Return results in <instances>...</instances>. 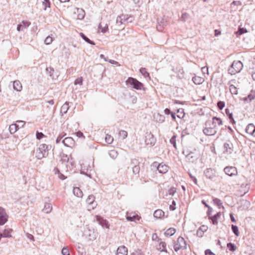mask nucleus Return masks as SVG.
I'll return each instance as SVG.
<instances>
[{"label":"nucleus","instance_id":"nucleus-1","mask_svg":"<svg viewBox=\"0 0 255 255\" xmlns=\"http://www.w3.org/2000/svg\"><path fill=\"white\" fill-rule=\"evenodd\" d=\"M51 146L46 144H41L36 150L35 157L38 160L46 157L48 155V152Z\"/></svg>","mask_w":255,"mask_h":255},{"label":"nucleus","instance_id":"nucleus-2","mask_svg":"<svg viewBox=\"0 0 255 255\" xmlns=\"http://www.w3.org/2000/svg\"><path fill=\"white\" fill-rule=\"evenodd\" d=\"M126 83L127 85L129 86L130 87L137 90H140L142 89L144 90L143 84L135 78L132 77H128Z\"/></svg>","mask_w":255,"mask_h":255},{"label":"nucleus","instance_id":"nucleus-3","mask_svg":"<svg viewBox=\"0 0 255 255\" xmlns=\"http://www.w3.org/2000/svg\"><path fill=\"white\" fill-rule=\"evenodd\" d=\"M243 67V64L241 61H234L228 69L229 73L235 75L239 73Z\"/></svg>","mask_w":255,"mask_h":255},{"label":"nucleus","instance_id":"nucleus-4","mask_svg":"<svg viewBox=\"0 0 255 255\" xmlns=\"http://www.w3.org/2000/svg\"><path fill=\"white\" fill-rule=\"evenodd\" d=\"M205 125L206 127L203 129V132L205 135L212 136L217 133L216 126H212L211 121H207Z\"/></svg>","mask_w":255,"mask_h":255},{"label":"nucleus","instance_id":"nucleus-5","mask_svg":"<svg viewBox=\"0 0 255 255\" xmlns=\"http://www.w3.org/2000/svg\"><path fill=\"white\" fill-rule=\"evenodd\" d=\"M187 249L186 243L183 237H179L176 243L174 246V249L176 252L180 250H185Z\"/></svg>","mask_w":255,"mask_h":255},{"label":"nucleus","instance_id":"nucleus-6","mask_svg":"<svg viewBox=\"0 0 255 255\" xmlns=\"http://www.w3.org/2000/svg\"><path fill=\"white\" fill-rule=\"evenodd\" d=\"M152 166L156 168L159 173L161 174L166 173L169 169V167L163 163H159L157 162H154L152 164Z\"/></svg>","mask_w":255,"mask_h":255},{"label":"nucleus","instance_id":"nucleus-7","mask_svg":"<svg viewBox=\"0 0 255 255\" xmlns=\"http://www.w3.org/2000/svg\"><path fill=\"white\" fill-rule=\"evenodd\" d=\"M156 141V138L151 132L146 133L145 137V143L147 145L152 146L154 145Z\"/></svg>","mask_w":255,"mask_h":255},{"label":"nucleus","instance_id":"nucleus-8","mask_svg":"<svg viewBox=\"0 0 255 255\" xmlns=\"http://www.w3.org/2000/svg\"><path fill=\"white\" fill-rule=\"evenodd\" d=\"M224 171L226 174L231 177L238 174L237 169L234 166H226L224 169Z\"/></svg>","mask_w":255,"mask_h":255},{"label":"nucleus","instance_id":"nucleus-9","mask_svg":"<svg viewBox=\"0 0 255 255\" xmlns=\"http://www.w3.org/2000/svg\"><path fill=\"white\" fill-rule=\"evenodd\" d=\"M8 220V215L5 210L0 206V225H3Z\"/></svg>","mask_w":255,"mask_h":255},{"label":"nucleus","instance_id":"nucleus-10","mask_svg":"<svg viewBox=\"0 0 255 255\" xmlns=\"http://www.w3.org/2000/svg\"><path fill=\"white\" fill-rule=\"evenodd\" d=\"M185 156L186 160L192 163L195 162L198 158V155L193 152H190L186 154Z\"/></svg>","mask_w":255,"mask_h":255},{"label":"nucleus","instance_id":"nucleus-11","mask_svg":"<svg viewBox=\"0 0 255 255\" xmlns=\"http://www.w3.org/2000/svg\"><path fill=\"white\" fill-rule=\"evenodd\" d=\"M63 144L69 147H72L75 145V141L71 137H67L62 140Z\"/></svg>","mask_w":255,"mask_h":255},{"label":"nucleus","instance_id":"nucleus-12","mask_svg":"<svg viewBox=\"0 0 255 255\" xmlns=\"http://www.w3.org/2000/svg\"><path fill=\"white\" fill-rule=\"evenodd\" d=\"M96 219L98 223L103 227H105L106 228H109L108 222L101 216L99 215L96 216Z\"/></svg>","mask_w":255,"mask_h":255},{"label":"nucleus","instance_id":"nucleus-13","mask_svg":"<svg viewBox=\"0 0 255 255\" xmlns=\"http://www.w3.org/2000/svg\"><path fill=\"white\" fill-rule=\"evenodd\" d=\"M204 174L207 178L212 179L215 177V171L212 168H207L204 171Z\"/></svg>","mask_w":255,"mask_h":255},{"label":"nucleus","instance_id":"nucleus-14","mask_svg":"<svg viewBox=\"0 0 255 255\" xmlns=\"http://www.w3.org/2000/svg\"><path fill=\"white\" fill-rule=\"evenodd\" d=\"M224 149L227 153L231 154L233 151V145L232 143L230 141L225 142L224 144Z\"/></svg>","mask_w":255,"mask_h":255},{"label":"nucleus","instance_id":"nucleus-15","mask_svg":"<svg viewBox=\"0 0 255 255\" xmlns=\"http://www.w3.org/2000/svg\"><path fill=\"white\" fill-rule=\"evenodd\" d=\"M255 99V91L251 90L247 97H244L243 100L245 103H249Z\"/></svg>","mask_w":255,"mask_h":255},{"label":"nucleus","instance_id":"nucleus-16","mask_svg":"<svg viewBox=\"0 0 255 255\" xmlns=\"http://www.w3.org/2000/svg\"><path fill=\"white\" fill-rule=\"evenodd\" d=\"M117 255H128V249L124 246L119 247L117 251Z\"/></svg>","mask_w":255,"mask_h":255},{"label":"nucleus","instance_id":"nucleus-17","mask_svg":"<svg viewBox=\"0 0 255 255\" xmlns=\"http://www.w3.org/2000/svg\"><path fill=\"white\" fill-rule=\"evenodd\" d=\"M138 162L136 159H132L131 160V163L133 164H136L138 163ZM140 171V167L138 165H134L133 167H132V172L134 174H136L139 173Z\"/></svg>","mask_w":255,"mask_h":255},{"label":"nucleus","instance_id":"nucleus-18","mask_svg":"<svg viewBox=\"0 0 255 255\" xmlns=\"http://www.w3.org/2000/svg\"><path fill=\"white\" fill-rule=\"evenodd\" d=\"M128 18L129 17H128V15H122L117 17L116 22L117 23L121 25L124 22L128 21Z\"/></svg>","mask_w":255,"mask_h":255},{"label":"nucleus","instance_id":"nucleus-19","mask_svg":"<svg viewBox=\"0 0 255 255\" xmlns=\"http://www.w3.org/2000/svg\"><path fill=\"white\" fill-rule=\"evenodd\" d=\"M221 214L220 212L217 213L212 217H209V219L211 220L213 225H217L218 223V219L220 217Z\"/></svg>","mask_w":255,"mask_h":255},{"label":"nucleus","instance_id":"nucleus-20","mask_svg":"<svg viewBox=\"0 0 255 255\" xmlns=\"http://www.w3.org/2000/svg\"><path fill=\"white\" fill-rule=\"evenodd\" d=\"M13 88L17 91H21L22 89V86L19 81L15 80L13 83Z\"/></svg>","mask_w":255,"mask_h":255},{"label":"nucleus","instance_id":"nucleus-21","mask_svg":"<svg viewBox=\"0 0 255 255\" xmlns=\"http://www.w3.org/2000/svg\"><path fill=\"white\" fill-rule=\"evenodd\" d=\"M52 210V204L50 203H46L44 205V208L42 209V211L46 214H49L51 212Z\"/></svg>","mask_w":255,"mask_h":255},{"label":"nucleus","instance_id":"nucleus-22","mask_svg":"<svg viewBox=\"0 0 255 255\" xmlns=\"http://www.w3.org/2000/svg\"><path fill=\"white\" fill-rule=\"evenodd\" d=\"M12 231L11 229H4L2 233H0L3 238H11V233Z\"/></svg>","mask_w":255,"mask_h":255},{"label":"nucleus","instance_id":"nucleus-23","mask_svg":"<svg viewBox=\"0 0 255 255\" xmlns=\"http://www.w3.org/2000/svg\"><path fill=\"white\" fill-rule=\"evenodd\" d=\"M69 103L66 102L61 107L60 113L63 115V114H65L67 113L68 110L69 109Z\"/></svg>","mask_w":255,"mask_h":255},{"label":"nucleus","instance_id":"nucleus-24","mask_svg":"<svg viewBox=\"0 0 255 255\" xmlns=\"http://www.w3.org/2000/svg\"><path fill=\"white\" fill-rule=\"evenodd\" d=\"M233 81L234 80H232L228 83V85H229V90L232 94L237 95L238 93L237 88L235 87L234 85L230 84V83Z\"/></svg>","mask_w":255,"mask_h":255},{"label":"nucleus","instance_id":"nucleus-25","mask_svg":"<svg viewBox=\"0 0 255 255\" xmlns=\"http://www.w3.org/2000/svg\"><path fill=\"white\" fill-rule=\"evenodd\" d=\"M211 124L212 126H216V124H217L219 126H221L223 125V122L220 118L213 117L212 118V121H211Z\"/></svg>","mask_w":255,"mask_h":255},{"label":"nucleus","instance_id":"nucleus-26","mask_svg":"<svg viewBox=\"0 0 255 255\" xmlns=\"http://www.w3.org/2000/svg\"><path fill=\"white\" fill-rule=\"evenodd\" d=\"M164 215V212L160 209L156 210L154 211L153 216L154 217L157 219H160Z\"/></svg>","mask_w":255,"mask_h":255},{"label":"nucleus","instance_id":"nucleus-27","mask_svg":"<svg viewBox=\"0 0 255 255\" xmlns=\"http://www.w3.org/2000/svg\"><path fill=\"white\" fill-rule=\"evenodd\" d=\"M80 36H81V37L86 42H87L88 43L91 44V45H95V43L91 40L88 37H87L83 33H80L79 34Z\"/></svg>","mask_w":255,"mask_h":255},{"label":"nucleus","instance_id":"nucleus-28","mask_svg":"<svg viewBox=\"0 0 255 255\" xmlns=\"http://www.w3.org/2000/svg\"><path fill=\"white\" fill-rule=\"evenodd\" d=\"M254 128H255V126L254 124H250L246 127V131L247 133L252 135L254 132Z\"/></svg>","mask_w":255,"mask_h":255},{"label":"nucleus","instance_id":"nucleus-29","mask_svg":"<svg viewBox=\"0 0 255 255\" xmlns=\"http://www.w3.org/2000/svg\"><path fill=\"white\" fill-rule=\"evenodd\" d=\"M74 194L78 197L83 196V192L79 187H74L73 190Z\"/></svg>","mask_w":255,"mask_h":255},{"label":"nucleus","instance_id":"nucleus-30","mask_svg":"<svg viewBox=\"0 0 255 255\" xmlns=\"http://www.w3.org/2000/svg\"><path fill=\"white\" fill-rule=\"evenodd\" d=\"M203 79L199 76H194L192 78V81L196 85H200L203 82Z\"/></svg>","mask_w":255,"mask_h":255},{"label":"nucleus","instance_id":"nucleus-31","mask_svg":"<svg viewBox=\"0 0 255 255\" xmlns=\"http://www.w3.org/2000/svg\"><path fill=\"white\" fill-rule=\"evenodd\" d=\"M247 32L248 31L246 28L243 27H239L238 28V30L237 31H236L235 33L236 35V36L238 37L245 33H247Z\"/></svg>","mask_w":255,"mask_h":255},{"label":"nucleus","instance_id":"nucleus-32","mask_svg":"<svg viewBox=\"0 0 255 255\" xmlns=\"http://www.w3.org/2000/svg\"><path fill=\"white\" fill-rule=\"evenodd\" d=\"M140 219V217L138 216L137 215H133L132 216H128L127 217V220L128 221L131 222H135L136 221H139Z\"/></svg>","mask_w":255,"mask_h":255},{"label":"nucleus","instance_id":"nucleus-33","mask_svg":"<svg viewBox=\"0 0 255 255\" xmlns=\"http://www.w3.org/2000/svg\"><path fill=\"white\" fill-rule=\"evenodd\" d=\"M78 12V18L79 19H83L85 15V11L82 9L78 8L77 9Z\"/></svg>","mask_w":255,"mask_h":255},{"label":"nucleus","instance_id":"nucleus-34","mask_svg":"<svg viewBox=\"0 0 255 255\" xmlns=\"http://www.w3.org/2000/svg\"><path fill=\"white\" fill-rule=\"evenodd\" d=\"M166 245L165 242L161 241L159 243V248H158V249L159 250H160V252H164L167 253V250L166 249Z\"/></svg>","mask_w":255,"mask_h":255},{"label":"nucleus","instance_id":"nucleus-35","mask_svg":"<svg viewBox=\"0 0 255 255\" xmlns=\"http://www.w3.org/2000/svg\"><path fill=\"white\" fill-rule=\"evenodd\" d=\"M175 232L176 230L174 228H170L165 231V235L167 236H171L173 235L175 233Z\"/></svg>","mask_w":255,"mask_h":255},{"label":"nucleus","instance_id":"nucleus-36","mask_svg":"<svg viewBox=\"0 0 255 255\" xmlns=\"http://www.w3.org/2000/svg\"><path fill=\"white\" fill-rule=\"evenodd\" d=\"M99 28L101 29L102 32L105 33L108 30V25L107 24H105V25L103 26V23L101 22L99 25Z\"/></svg>","mask_w":255,"mask_h":255},{"label":"nucleus","instance_id":"nucleus-37","mask_svg":"<svg viewBox=\"0 0 255 255\" xmlns=\"http://www.w3.org/2000/svg\"><path fill=\"white\" fill-rule=\"evenodd\" d=\"M177 117L179 119H182L184 118L185 116V113L184 109L182 108H180L177 111Z\"/></svg>","mask_w":255,"mask_h":255},{"label":"nucleus","instance_id":"nucleus-38","mask_svg":"<svg viewBox=\"0 0 255 255\" xmlns=\"http://www.w3.org/2000/svg\"><path fill=\"white\" fill-rule=\"evenodd\" d=\"M227 247L231 252H234L236 250L237 247L235 244L232 243H229L227 245Z\"/></svg>","mask_w":255,"mask_h":255},{"label":"nucleus","instance_id":"nucleus-39","mask_svg":"<svg viewBox=\"0 0 255 255\" xmlns=\"http://www.w3.org/2000/svg\"><path fill=\"white\" fill-rule=\"evenodd\" d=\"M95 197L93 195H90L88 196L86 200V202L89 205L93 204L95 201Z\"/></svg>","mask_w":255,"mask_h":255},{"label":"nucleus","instance_id":"nucleus-40","mask_svg":"<svg viewBox=\"0 0 255 255\" xmlns=\"http://www.w3.org/2000/svg\"><path fill=\"white\" fill-rule=\"evenodd\" d=\"M61 157L60 161L62 163H67L69 162V158L67 155L63 153L61 155Z\"/></svg>","mask_w":255,"mask_h":255},{"label":"nucleus","instance_id":"nucleus-41","mask_svg":"<svg viewBox=\"0 0 255 255\" xmlns=\"http://www.w3.org/2000/svg\"><path fill=\"white\" fill-rule=\"evenodd\" d=\"M9 130L11 134L14 133L17 131V128H16V124H11L9 127Z\"/></svg>","mask_w":255,"mask_h":255},{"label":"nucleus","instance_id":"nucleus-42","mask_svg":"<svg viewBox=\"0 0 255 255\" xmlns=\"http://www.w3.org/2000/svg\"><path fill=\"white\" fill-rule=\"evenodd\" d=\"M231 228L232 231L234 233V234L236 236H238L239 235V232L238 226H237L236 225H232Z\"/></svg>","mask_w":255,"mask_h":255},{"label":"nucleus","instance_id":"nucleus-43","mask_svg":"<svg viewBox=\"0 0 255 255\" xmlns=\"http://www.w3.org/2000/svg\"><path fill=\"white\" fill-rule=\"evenodd\" d=\"M139 72L145 78L149 77V74L145 68H141Z\"/></svg>","mask_w":255,"mask_h":255},{"label":"nucleus","instance_id":"nucleus-44","mask_svg":"<svg viewBox=\"0 0 255 255\" xmlns=\"http://www.w3.org/2000/svg\"><path fill=\"white\" fill-rule=\"evenodd\" d=\"M110 156L113 159H115L118 155V153L115 150H112L109 152Z\"/></svg>","mask_w":255,"mask_h":255},{"label":"nucleus","instance_id":"nucleus-45","mask_svg":"<svg viewBox=\"0 0 255 255\" xmlns=\"http://www.w3.org/2000/svg\"><path fill=\"white\" fill-rule=\"evenodd\" d=\"M42 4L43 6V9L45 10H46L47 7H50V2L49 0H43Z\"/></svg>","mask_w":255,"mask_h":255},{"label":"nucleus","instance_id":"nucleus-46","mask_svg":"<svg viewBox=\"0 0 255 255\" xmlns=\"http://www.w3.org/2000/svg\"><path fill=\"white\" fill-rule=\"evenodd\" d=\"M114 140L113 137L109 134H107L105 137V141L108 144H111Z\"/></svg>","mask_w":255,"mask_h":255},{"label":"nucleus","instance_id":"nucleus-47","mask_svg":"<svg viewBox=\"0 0 255 255\" xmlns=\"http://www.w3.org/2000/svg\"><path fill=\"white\" fill-rule=\"evenodd\" d=\"M46 71L48 75L50 77H52L53 72L54 71V69L51 67H47Z\"/></svg>","mask_w":255,"mask_h":255},{"label":"nucleus","instance_id":"nucleus-48","mask_svg":"<svg viewBox=\"0 0 255 255\" xmlns=\"http://www.w3.org/2000/svg\"><path fill=\"white\" fill-rule=\"evenodd\" d=\"M176 135H174L169 140L170 143L173 145L175 148H176Z\"/></svg>","mask_w":255,"mask_h":255},{"label":"nucleus","instance_id":"nucleus-49","mask_svg":"<svg viewBox=\"0 0 255 255\" xmlns=\"http://www.w3.org/2000/svg\"><path fill=\"white\" fill-rule=\"evenodd\" d=\"M213 202L215 205H216L219 207H220L222 205V203L221 201L218 198H214L213 199Z\"/></svg>","mask_w":255,"mask_h":255},{"label":"nucleus","instance_id":"nucleus-50","mask_svg":"<svg viewBox=\"0 0 255 255\" xmlns=\"http://www.w3.org/2000/svg\"><path fill=\"white\" fill-rule=\"evenodd\" d=\"M189 17V14L187 12H184L182 13L181 20L184 22L186 21Z\"/></svg>","mask_w":255,"mask_h":255},{"label":"nucleus","instance_id":"nucleus-51","mask_svg":"<svg viewBox=\"0 0 255 255\" xmlns=\"http://www.w3.org/2000/svg\"><path fill=\"white\" fill-rule=\"evenodd\" d=\"M225 104L224 102L219 101L217 103V107L220 110H222L225 107Z\"/></svg>","mask_w":255,"mask_h":255},{"label":"nucleus","instance_id":"nucleus-52","mask_svg":"<svg viewBox=\"0 0 255 255\" xmlns=\"http://www.w3.org/2000/svg\"><path fill=\"white\" fill-rule=\"evenodd\" d=\"M53 41V38L50 36H48L44 40V43L46 45H49L51 44Z\"/></svg>","mask_w":255,"mask_h":255},{"label":"nucleus","instance_id":"nucleus-53","mask_svg":"<svg viewBox=\"0 0 255 255\" xmlns=\"http://www.w3.org/2000/svg\"><path fill=\"white\" fill-rule=\"evenodd\" d=\"M63 255H70L69 249L67 247H64L62 250Z\"/></svg>","mask_w":255,"mask_h":255},{"label":"nucleus","instance_id":"nucleus-54","mask_svg":"<svg viewBox=\"0 0 255 255\" xmlns=\"http://www.w3.org/2000/svg\"><path fill=\"white\" fill-rule=\"evenodd\" d=\"M66 135V134H64L63 133H60L59 134L58 137L56 139V142L58 143L60 142L61 140L64 137V136Z\"/></svg>","mask_w":255,"mask_h":255},{"label":"nucleus","instance_id":"nucleus-55","mask_svg":"<svg viewBox=\"0 0 255 255\" xmlns=\"http://www.w3.org/2000/svg\"><path fill=\"white\" fill-rule=\"evenodd\" d=\"M74 84H75V85H82V84H83V79H82V77H80V78H78L76 79L75 80Z\"/></svg>","mask_w":255,"mask_h":255},{"label":"nucleus","instance_id":"nucleus-56","mask_svg":"<svg viewBox=\"0 0 255 255\" xmlns=\"http://www.w3.org/2000/svg\"><path fill=\"white\" fill-rule=\"evenodd\" d=\"M119 134L120 136H121L123 139L126 138L128 136V132L124 130H122L120 131Z\"/></svg>","mask_w":255,"mask_h":255},{"label":"nucleus","instance_id":"nucleus-57","mask_svg":"<svg viewBox=\"0 0 255 255\" xmlns=\"http://www.w3.org/2000/svg\"><path fill=\"white\" fill-rule=\"evenodd\" d=\"M44 136V134L42 132L37 131L36 134V137L37 139L40 140L41 138H42Z\"/></svg>","mask_w":255,"mask_h":255},{"label":"nucleus","instance_id":"nucleus-58","mask_svg":"<svg viewBox=\"0 0 255 255\" xmlns=\"http://www.w3.org/2000/svg\"><path fill=\"white\" fill-rule=\"evenodd\" d=\"M176 202L175 201L173 200L172 202V204L170 205L169 209L170 210L173 211L176 209Z\"/></svg>","mask_w":255,"mask_h":255},{"label":"nucleus","instance_id":"nucleus-59","mask_svg":"<svg viewBox=\"0 0 255 255\" xmlns=\"http://www.w3.org/2000/svg\"><path fill=\"white\" fill-rule=\"evenodd\" d=\"M225 112L227 116L228 117V118L230 119L232 117H233V113L230 112V110L228 109H226L225 110Z\"/></svg>","mask_w":255,"mask_h":255},{"label":"nucleus","instance_id":"nucleus-60","mask_svg":"<svg viewBox=\"0 0 255 255\" xmlns=\"http://www.w3.org/2000/svg\"><path fill=\"white\" fill-rule=\"evenodd\" d=\"M131 255H144L140 250H136L133 252Z\"/></svg>","mask_w":255,"mask_h":255},{"label":"nucleus","instance_id":"nucleus-61","mask_svg":"<svg viewBox=\"0 0 255 255\" xmlns=\"http://www.w3.org/2000/svg\"><path fill=\"white\" fill-rule=\"evenodd\" d=\"M207 229H208L207 226H205V225L201 226L199 229V230H200L203 233L205 232L207 230Z\"/></svg>","mask_w":255,"mask_h":255},{"label":"nucleus","instance_id":"nucleus-62","mask_svg":"<svg viewBox=\"0 0 255 255\" xmlns=\"http://www.w3.org/2000/svg\"><path fill=\"white\" fill-rule=\"evenodd\" d=\"M16 123L20 128L23 127L25 125V123L22 121H16Z\"/></svg>","mask_w":255,"mask_h":255},{"label":"nucleus","instance_id":"nucleus-63","mask_svg":"<svg viewBox=\"0 0 255 255\" xmlns=\"http://www.w3.org/2000/svg\"><path fill=\"white\" fill-rule=\"evenodd\" d=\"M189 176L191 179L194 182L195 184H197V180L196 178L193 176L191 174H189Z\"/></svg>","mask_w":255,"mask_h":255},{"label":"nucleus","instance_id":"nucleus-64","mask_svg":"<svg viewBox=\"0 0 255 255\" xmlns=\"http://www.w3.org/2000/svg\"><path fill=\"white\" fill-rule=\"evenodd\" d=\"M205 255H215L210 250L207 249L205 252Z\"/></svg>","mask_w":255,"mask_h":255}]
</instances>
